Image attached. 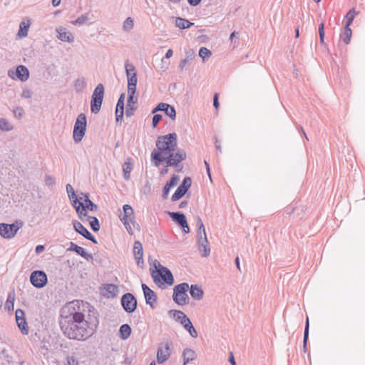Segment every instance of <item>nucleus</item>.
Here are the masks:
<instances>
[{
  "label": "nucleus",
  "mask_w": 365,
  "mask_h": 365,
  "mask_svg": "<svg viewBox=\"0 0 365 365\" xmlns=\"http://www.w3.org/2000/svg\"><path fill=\"white\" fill-rule=\"evenodd\" d=\"M13 127L5 118L0 119V129L4 131H10Z\"/></svg>",
  "instance_id": "52"
},
{
  "label": "nucleus",
  "mask_w": 365,
  "mask_h": 365,
  "mask_svg": "<svg viewBox=\"0 0 365 365\" xmlns=\"http://www.w3.org/2000/svg\"><path fill=\"white\" fill-rule=\"evenodd\" d=\"M188 320H190V318L186 314H183L177 322H179L183 327L185 323L188 322Z\"/></svg>",
  "instance_id": "63"
},
{
  "label": "nucleus",
  "mask_w": 365,
  "mask_h": 365,
  "mask_svg": "<svg viewBox=\"0 0 365 365\" xmlns=\"http://www.w3.org/2000/svg\"><path fill=\"white\" fill-rule=\"evenodd\" d=\"M151 277L155 284L160 289H165L166 286L174 284V277L171 271L162 265L158 270H151Z\"/></svg>",
  "instance_id": "4"
},
{
  "label": "nucleus",
  "mask_w": 365,
  "mask_h": 365,
  "mask_svg": "<svg viewBox=\"0 0 365 365\" xmlns=\"http://www.w3.org/2000/svg\"><path fill=\"white\" fill-rule=\"evenodd\" d=\"M103 101V100L91 98V110L93 113L97 114L99 113L101 108Z\"/></svg>",
  "instance_id": "37"
},
{
  "label": "nucleus",
  "mask_w": 365,
  "mask_h": 365,
  "mask_svg": "<svg viewBox=\"0 0 365 365\" xmlns=\"http://www.w3.org/2000/svg\"><path fill=\"white\" fill-rule=\"evenodd\" d=\"M133 251H143V245L140 241H135L133 244Z\"/></svg>",
  "instance_id": "62"
},
{
  "label": "nucleus",
  "mask_w": 365,
  "mask_h": 365,
  "mask_svg": "<svg viewBox=\"0 0 365 365\" xmlns=\"http://www.w3.org/2000/svg\"><path fill=\"white\" fill-rule=\"evenodd\" d=\"M168 314L170 317H173L175 322H178L183 314H185L181 310L170 309L168 311Z\"/></svg>",
  "instance_id": "47"
},
{
  "label": "nucleus",
  "mask_w": 365,
  "mask_h": 365,
  "mask_svg": "<svg viewBox=\"0 0 365 365\" xmlns=\"http://www.w3.org/2000/svg\"><path fill=\"white\" fill-rule=\"evenodd\" d=\"M141 287L146 304H148L150 308L154 309L155 303L158 299L157 294L147 284L142 283Z\"/></svg>",
  "instance_id": "17"
},
{
  "label": "nucleus",
  "mask_w": 365,
  "mask_h": 365,
  "mask_svg": "<svg viewBox=\"0 0 365 365\" xmlns=\"http://www.w3.org/2000/svg\"><path fill=\"white\" fill-rule=\"evenodd\" d=\"M138 103V96L135 95H128L126 107H125V115L127 117H131L133 115L136 107L135 104Z\"/></svg>",
  "instance_id": "20"
},
{
  "label": "nucleus",
  "mask_w": 365,
  "mask_h": 365,
  "mask_svg": "<svg viewBox=\"0 0 365 365\" xmlns=\"http://www.w3.org/2000/svg\"><path fill=\"white\" fill-rule=\"evenodd\" d=\"M115 113L116 123L121 125L123 119L124 110H115Z\"/></svg>",
  "instance_id": "58"
},
{
  "label": "nucleus",
  "mask_w": 365,
  "mask_h": 365,
  "mask_svg": "<svg viewBox=\"0 0 365 365\" xmlns=\"http://www.w3.org/2000/svg\"><path fill=\"white\" fill-rule=\"evenodd\" d=\"M50 248H52L51 251H66V245L65 239L53 245Z\"/></svg>",
  "instance_id": "49"
},
{
  "label": "nucleus",
  "mask_w": 365,
  "mask_h": 365,
  "mask_svg": "<svg viewBox=\"0 0 365 365\" xmlns=\"http://www.w3.org/2000/svg\"><path fill=\"white\" fill-rule=\"evenodd\" d=\"M189 292L191 297L195 300H200L202 299L204 295V291L202 288L197 284H191L189 286Z\"/></svg>",
  "instance_id": "24"
},
{
  "label": "nucleus",
  "mask_w": 365,
  "mask_h": 365,
  "mask_svg": "<svg viewBox=\"0 0 365 365\" xmlns=\"http://www.w3.org/2000/svg\"><path fill=\"white\" fill-rule=\"evenodd\" d=\"M8 76L12 79H19L24 82L29 78V71L26 66L19 65L16 68L15 71L12 69L9 70Z\"/></svg>",
  "instance_id": "14"
},
{
  "label": "nucleus",
  "mask_w": 365,
  "mask_h": 365,
  "mask_svg": "<svg viewBox=\"0 0 365 365\" xmlns=\"http://www.w3.org/2000/svg\"><path fill=\"white\" fill-rule=\"evenodd\" d=\"M15 299L16 294L14 291L9 292L7 299L4 305V309L9 312L14 311Z\"/></svg>",
  "instance_id": "28"
},
{
  "label": "nucleus",
  "mask_w": 365,
  "mask_h": 365,
  "mask_svg": "<svg viewBox=\"0 0 365 365\" xmlns=\"http://www.w3.org/2000/svg\"><path fill=\"white\" fill-rule=\"evenodd\" d=\"M158 111L163 112L166 115L170 117L172 120H175L176 118V110L174 106H170L166 103H160L157 106L152 110V113H155Z\"/></svg>",
  "instance_id": "19"
},
{
  "label": "nucleus",
  "mask_w": 365,
  "mask_h": 365,
  "mask_svg": "<svg viewBox=\"0 0 365 365\" xmlns=\"http://www.w3.org/2000/svg\"><path fill=\"white\" fill-rule=\"evenodd\" d=\"M55 182H56L55 178L53 177H52L51 175H46L45 176V183L47 186H48V187L52 186L55 184Z\"/></svg>",
  "instance_id": "60"
},
{
  "label": "nucleus",
  "mask_w": 365,
  "mask_h": 365,
  "mask_svg": "<svg viewBox=\"0 0 365 365\" xmlns=\"http://www.w3.org/2000/svg\"><path fill=\"white\" fill-rule=\"evenodd\" d=\"M356 14H357V12L356 11L354 8L350 9L348 11V13L346 15V24H345L346 26H351V24H352Z\"/></svg>",
  "instance_id": "44"
},
{
  "label": "nucleus",
  "mask_w": 365,
  "mask_h": 365,
  "mask_svg": "<svg viewBox=\"0 0 365 365\" xmlns=\"http://www.w3.org/2000/svg\"><path fill=\"white\" fill-rule=\"evenodd\" d=\"M171 342H166L161 344L157 351V361L158 364H163L165 362L171 354Z\"/></svg>",
  "instance_id": "16"
},
{
  "label": "nucleus",
  "mask_w": 365,
  "mask_h": 365,
  "mask_svg": "<svg viewBox=\"0 0 365 365\" xmlns=\"http://www.w3.org/2000/svg\"><path fill=\"white\" fill-rule=\"evenodd\" d=\"M72 205L75 208L79 218L82 219L83 217H88L89 216L83 202H80L78 200H73Z\"/></svg>",
  "instance_id": "25"
},
{
  "label": "nucleus",
  "mask_w": 365,
  "mask_h": 365,
  "mask_svg": "<svg viewBox=\"0 0 365 365\" xmlns=\"http://www.w3.org/2000/svg\"><path fill=\"white\" fill-rule=\"evenodd\" d=\"M120 304L124 311L128 314L134 312L138 307L137 299L130 292L123 294L120 299Z\"/></svg>",
  "instance_id": "11"
},
{
  "label": "nucleus",
  "mask_w": 365,
  "mask_h": 365,
  "mask_svg": "<svg viewBox=\"0 0 365 365\" xmlns=\"http://www.w3.org/2000/svg\"><path fill=\"white\" fill-rule=\"evenodd\" d=\"M30 24H31L29 21H28L26 23L25 21H21L20 23L19 29L17 33L18 36L20 38L27 36Z\"/></svg>",
  "instance_id": "33"
},
{
  "label": "nucleus",
  "mask_w": 365,
  "mask_h": 365,
  "mask_svg": "<svg viewBox=\"0 0 365 365\" xmlns=\"http://www.w3.org/2000/svg\"><path fill=\"white\" fill-rule=\"evenodd\" d=\"M66 245V251H86V250L70 241L68 239H65Z\"/></svg>",
  "instance_id": "38"
},
{
  "label": "nucleus",
  "mask_w": 365,
  "mask_h": 365,
  "mask_svg": "<svg viewBox=\"0 0 365 365\" xmlns=\"http://www.w3.org/2000/svg\"><path fill=\"white\" fill-rule=\"evenodd\" d=\"M15 319L18 328L24 335L29 334V326L25 317V312L21 309H17L15 312Z\"/></svg>",
  "instance_id": "15"
},
{
  "label": "nucleus",
  "mask_w": 365,
  "mask_h": 365,
  "mask_svg": "<svg viewBox=\"0 0 365 365\" xmlns=\"http://www.w3.org/2000/svg\"><path fill=\"white\" fill-rule=\"evenodd\" d=\"M120 220L130 235H133L130 224L135 226V216L133 207L128 204L123 206V213L120 215Z\"/></svg>",
  "instance_id": "8"
},
{
  "label": "nucleus",
  "mask_w": 365,
  "mask_h": 365,
  "mask_svg": "<svg viewBox=\"0 0 365 365\" xmlns=\"http://www.w3.org/2000/svg\"><path fill=\"white\" fill-rule=\"evenodd\" d=\"M185 58L182 60H181V61L180 62V64H179V68L180 70L182 71L184 67L189 64L190 61L191 60H192L195 57V52L192 49H189L188 51H187L185 52Z\"/></svg>",
  "instance_id": "30"
},
{
  "label": "nucleus",
  "mask_w": 365,
  "mask_h": 365,
  "mask_svg": "<svg viewBox=\"0 0 365 365\" xmlns=\"http://www.w3.org/2000/svg\"><path fill=\"white\" fill-rule=\"evenodd\" d=\"M125 68L128 80V95H135L138 77L135 66L127 61Z\"/></svg>",
  "instance_id": "7"
},
{
  "label": "nucleus",
  "mask_w": 365,
  "mask_h": 365,
  "mask_svg": "<svg viewBox=\"0 0 365 365\" xmlns=\"http://www.w3.org/2000/svg\"><path fill=\"white\" fill-rule=\"evenodd\" d=\"M186 193L183 192V190L178 187L175 192L172 195L171 200L173 202L178 201L181 199Z\"/></svg>",
  "instance_id": "51"
},
{
  "label": "nucleus",
  "mask_w": 365,
  "mask_h": 365,
  "mask_svg": "<svg viewBox=\"0 0 365 365\" xmlns=\"http://www.w3.org/2000/svg\"><path fill=\"white\" fill-rule=\"evenodd\" d=\"M66 365H79V362L73 356H68L66 357Z\"/></svg>",
  "instance_id": "59"
},
{
  "label": "nucleus",
  "mask_w": 365,
  "mask_h": 365,
  "mask_svg": "<svg viewBox=\"0 0 365 365\" xmlns=\"http://www.w3.org/2000/svg\"><path fill=\"white\" fill-rule=\"evenodd\" d=\"M78 255H81L87 261L90 262L93 260V255L91 252H76Z\"/></svg>",
  "instance_id": "61"
},
{
  "label": "nucleus",
  "mask_w": 365,
  "mask_h": 365,
  "mask_svg": "<svg viewBox=\"0 0 365 365\" xmlns=\"http://www.w3.org/2000/svg\"><path fill=\"white\" fill-rule=\"evenodd\" d=\"M133 168V163L132 158H128L123 165V178L125 180H128L130 178V172Z\"/></svg>",
  "instance_id": "27"
},
{
  "label": "nucleus",
  "mask_w": 365,
  "mask_h": 365,
  "mask_svg": "<svg viewBox=\"0 0 365 365\" xmlns=\"http://www.w3.org/2000/svg\"><path fill=\"white\" fill-rule=\"evenodd\" d=\"M56 33L58 34L57 38L61 41L72 43L74 41V37L72 34L67 31L66 28L59 27L56 29Z\"/></svg>",
  "instance_id": "22"
},
{
  "label": "nucleus",
  "mask_w": 365,
  "mask_h": 365,
  "mask_svg": "<svg viewBox=\"0 0 365 365\" xmlns=\"http://www.w3.org/2000/svg\"><path fill=\"white\" fill-rule=\"evenodd\" d=\"M66 189L68 198L71 201V202H73V200H78L75 190L71 184H67L66 186Z\"/></svg>",
  "instance_id": "46"
},
{
  "label": "nucleus",
  "mask_w": 365,
  "mask_h": 365,
  "mask_svg": "<svg viewBox=\"0 0 365 365\" xmlns=\"http://www.w3.org/2000/svg\"><path fill=\"white\" fill-rule=\"evenodd\" d=\"M352 35V31L350 29V26H344V31L342 35V40L346 44H349L351 41V37Z\"/></svg>",
  "instance_id": "45"
},
{
  "label": "nucleus",
  "mask_w": 365,
  "mask_h": 365,
  "mask_svg": "<svg viewBox=\"0 0 365 365\" xmlns=\"http://www.w3.org/2000/svg\"><path fill=\"white\" fill-rule=\"evenodd\" d=\"M125 95L124 93H122L119 98H118V102L116 103V107H115V110H124V108H125Z\"/></svg>",
  "instance_id": "53"
},
{
  "label": "nucleus",
  "mask_w": 365,
  "mask_h": 365,
  "mask_svg": "<svg viewBox=\"0 0 365 365\" xmlns=\"http://www.w3.org/2000/svg\"><path fill=\"white\" fill-rule=\"evenodd\" d=\"M88 19H89L88 14H82L81 16H80L79 17H78L75 21H73L72 24L81 26L83 24H85Z\"/></svg>",
  "instance_id": "50"
},
{
  "label": "nucleus",
  "mask_w": 365,
  "mask_h": 365,
  "mask_svg": "<svg viewBox=\"0 0 365 365\" xmlns=\"http://www.w3.org/2000/svg\"><path fill=\"white\" fill-rule=\"evenodd\" d=\"M73 225L75 231L82 235L84 238L92 242L97 244L98 242L96 237L89 232V230L84 227L80 222L77 220L73 221Z\"/></svg>",
  "instance_id": "18"
},
{
  "label": "nucleus",
  "mask_w": 365,
  "mask_h": 365,
  "mask_svg": "<svg viewBox=\"0 0 365 365\" xmlns=\"http://www.w3.org/2000/svg\"><path fill=\"white\" fill-rule=\"evenodd\" d=\"M179 177L173 175L170 179L165 183L162 191V198L167 199L168 197L170 189L177 185Z\"/></svg>",
  "instance_id": "21"
},
{
  "label": "nucleus",
  "mask_w": 365,
  "mask_h": 365,
  "mask_svg": "<svg viewBox=\"0 0 365 365\" xmlns=\"http://www.w3.org/2000/svg\"><path fill=\"white\" fill-rule=\"evenodd\" d=\"M192 185V179L190 177H185L181 182V184L178 186L180 187L184 192L187 193L189 190L190 187Z\"/></svg>",
  "instance_id": "43"
},
{
  "label": "nucleus",
  "mask_w": 365,
  "mask_h": 365,
  "mask_svg": "<svg viewBox=\"0 0 365 365\" xmlns=\"http://www.w3.org/2000/svg\"><path fill=\"white\" fill-rule=\"evenodd\" d=\"M182 358L183 359V365H186L197 358V354L192 349L185 348L182 351Z\"/></svg>",
  "instance_id": "26"
},
{
  "label": "nucleus",
  "mask_w": 365,
  "mask_h": 365,
  "mask_svg": "<svg viewBox=\"0 0 365 365\" xmlns=\"http://www.w3.org/2000/svg\"><path fill=\"white\" fill-rule=\"evenodd\" d=\"M154 115L152 120V126L153 128H157L159 122L162 120L163 115L161 114L153 113Z\"/></svg>",
  "instance_id": "57"
},
{
  "label": "nucleus",
  "mask_w": 365,
  "mask_h": 365,
  "mask_svg": "<svg viewBox=\"0 0 365 365\" xmlns=\"http://www.w3.org/2000/svg\"><path fill=\"white\" fill-rule=\"evenodd\" d=\"M309 318L307 317L306 319L304 330V338H303V351L306 352L307 350V342L309 340Z\"/></svg>",
  "instance_id": "36"
},
{
  "label": "nucleus",
  "mask_w": 365,
  "mask_h": 365,
  "mask_svg": "<svg viewBox=\"0 0 365 365\" xmlns=\"http://www.w3.org/2000/svg\"><path fill=\"white\" fill-rule=\"evenodd\" d=\"M104 86L102 83H99L95 88L91 98L103 100L104 97Z\"/></svg>",
  "instance_id": "31"
},
{
  "label": "nucleus",
  "mask_w": 365,
  "mask_h": 365,
  "mask_svg": "<svg viewBox=\"0 0 365 365\" xmlns=\"http://www.w3.org/2000/svg\"><path fill=\"white\" fill-rule=\"evenodd\" d=\"M83 197L85 202L84 207L86 208V210L90 211H96L98 207L89 198V193H85L83 195Z\"/></svg>",
  "instance_id": "32"
},
{
  "label": "nucleus",
  "mask_w": 365,
  "mask_h": 365,
  "mask_svg": "<svg viewBox=\"0 0 365 365\" xmlns=\"http://www.w3.org/2000/svg\"><path fill=\"white\" fill-rule=\"evenodd\" d=\"M197 220L198 226L197 240L199 250L200 251H210L203 222L199 216L197 217Z\"/></svg>",
  "instance_id": "10"
},
{
  "label": "nucleus",
  "mask_w": 365,
  "mask_h": 365,
  "mask_svg": "<svg viewBox=\"0 0 365 365\" xmlns=\"http://www.w3.org/2000/svg\"><path fill=\"white\" fill-rule=\"evenodd\" d=\"M212 55L211 51L206 47H200L199 50V56L202 58L203 61L206 58L210 57Z\"/></svg>",
  "instance_id": "54"
},
{
  "label": "nucleus",
  "mask_w": 365,
  "mask_h": 365,
  "mask_svg": "<svg viewBox=\"0 0 365 365\" xmlns=\"http://www.w3.org/2000/svg\"><path fill=\"white\" fill-rule=\"evenodd\" d=\"M133 26V19L131 17H128L123 23V29L127 31H130Z\"/></svg>",
  "instance_id": "55"
},
{
  "label": "nucleus",
  "mask_w": 365,
  "mask_h": 365,
  "mask_svg": "<svg viewBox=\"0 0 365 365\" xmlns=\"http://www.w3.org/2000/svg\"><path fill=\"white\" fill-rule=\"evenodd\" d=\"M79 309L84 313V326L92 331L91 335L96 331L99 324V314L93 306L88 302H79Z\"/></svg>",
  "instance_id": "3"
},
{
  "label": "nucleus",
  "mask_w": 365,
  "mask_h": 365,
  "mask_svg": "<svg viewBox=\"0 0 365 365\" xmlns=\"http://www.w3.org/2000/svg\"><path fill=\"white\" fill-rule=\"evenodd\" d=\"M84 313L79 309V301L68 303L61 310L59 325L63 335L69 339L84 341L91 336L84 326Z\"/></svg>",
  "instance_id": "1"
},
{
  "label": "nucleus",
  "mask_w": 365,
  "mask_h": 365,
  "mask_svg": "<svg viewBox=\"0 0 365 365\" xmlns=\"http://www.w3.org/2000/svg\"><path fill=\"white\" fill-rule=\"evenodd\" d=\"M22 225L21 220H16L11 224L0 223V235L4 239H11L17 234Z\"/></svg>",
  "instance_id": "9"
},
{
  "label": "nucleus",
  "mask_w": 365,
  "mask_h": 365,
  "mask_svg": "<svg viewBox=\"0 0 365 365\" xmlns=\"http://www.w3.org/2000/svg\"><path fill=\"white\" fill-rule=\"evenodd\" d=\"M178 144V136L175 133H170L159 136L155 142L157 150H153L150 154L151 161L158 167L165 163L166 166L178 167V164L187 158L183 149L175 148Z\"/></svg>",
  "instance_id": "2"
},
{
  "label": "nucleus",
  "mask_w": 365,
  "mask_h": 365,
  "mask_svg": "<svg viewBox=\"0 0 365 365\" xmlns=\"http://www.w3.org/2000/svg\"><path fill=\"white\" fill-rule=\"evenodd\" d=\"M131 327L128 324H122L119 328V336L121 339L125 340L129 338L131 334Z\"/></svg>",
  "instance_id": "29"
},
{
  "label": "nucleus",
  "mask_w": 365,
  "mask_h": 365,
  "mask_svg": "<svg viewBox=\"0 0 365 365\" xmlns=\"http://www.w3.org/2000/svg\"><path fill=\"white\" fill-rule=\"evenodd\" d=\"M319 41L321 44L324 43V37H325V31H324V23H321L319 25Z\"/></svg>",
  "instance_id": "56"
},
{
  "label": "nucleus",
  "mask_w": 365,
  "mask_h": 365,
  "mask_svg": "<svg viewBox=\"0 0 365 365\" xmlns=\"http://www.w3.org/2000/svg\"><path fill=\"white\" fill-rule=\"evenodd\" d=\"M192 185V179L190 177H185L181 182V184L178 186L180 187L184 192L187 193L189 190L190 187Z\"/></svg>",
  "instance_id": "42"
},
{
  "label": "nucleus",
  "mask_w": 365,
  "mask_h": 365,
  "mask_svg": "<svg viewBox=\"0 0 365 365\" xmlns=\"http://www.w3.org/2000/svg\"><path fill=\"white\" fill-rule=\"evenodd\" d=\"M176 26L180 29H186L190 28L194 24L191 23L187 19L177 17L175 20Z\"/></svg>",
  "instance_id": "35"
},
{
  "label": "nucleus",
  "mask_w": 365,
  "mask_h": 365,
  "mask_svg": "<svg viewBox=\"0 0 365 365\" xmlns=\"http://www.w3.org/2000/svg\"><path fill=\"white\" fill-rule=\"evenodd\" d=\"M102 289L105 291L103 295L107 298L115 297L118 294V287L114 284H104Z\"/></svg>",
  "instance_id": "23"
},
{
  "label": "nucleus",
  "mask_w": 365,
  "mask_h": 365,
  "mask_svg": "<svg viewBox=\"0 0 365 365\" xmlns=\"http://www.w3.org/2000/svg\"><path fill=\"white\" fill-rule=\"evenodd\" d=\"M86 115L83 113H81L77 116L73 127V139L75 143H80L83 140L86 132Z\"/></svg>",
  "instance_id": "6"
},
{
  "label": "nucleus",
  "mask_w": 365,
  "mask_h": 365,
  "mask_svg": "<svg viewBox=\"0 0 365 365\" xmlns=\"http://www.w3.org/2000/svg\"><path fill=\"white\" fill-rule=\"evenodd\" d=\"M143 253L144 252H133L136 261V264L140 268H143L145 266Z\"/></svg>",
  "instance_id": "48"
},
{
  "label": "nucleus",
  "mask_w": 365,
  "mask_h": 365,
  "mask_svg": "<svg viewBox=\"0 0 365 365\" xmlns=\"http://www.w3.org/2000/svg\"><path fill=\"white\" fill-rule=\"evenodd\" d=\"M168 215L171 219L178 224L182 230V231L187 234L190 232L189 225L186 216L181 212H168Z\"/></svg>",
  "instance_id": "13"
},
{
  "label": "nucleus",
  "mask_w": 365,
  "mask_h": 365,
  "mask_svg": "<svg viewBox=\"0 0 365 365\" xmlns=\"http://www.w3.org/2000/svg\"><path fill=\"white\" fill-rule=\"evenodd\" d=\"M189 284L187 282H182L175 285L173 288V300L175 304L183 306L189 303V297L187 294Z\"/></svg>",
  "instance_id": "5"
},
{
  "label": "nucleus",
  "mask_w": 365,
  "mask_h": 365,
  "mask_svg": "<svg viewBox=\"0 0 365 365\" xmlns=\"http://www.w3.org/2000/svg\"><path fill=\"white\" fill-rule=\"evenodd\" d=\"M30 282L36 288H43L48 282L47 275L42 270L33 271L30 275Z\"/></svg>",
  "instance_id": "12"
},
{
  "label": "nucleus",
  "mask_w": 365,
  "mask_h": 365,
  "mask_svg": "<svg viewBox=\"0 0 365 365\" xmlns=\"http://www.w3.org/2000/svg\"><path fill=\"white\" fill-rule=\"evenodd\" d=\"M192 185V179L190 177H185L181 182V184L178 186L180 187L184 192L187 193L189 190L190 187Z\"/></svg>",
  "instance_id": "41"
},
{
  "label": "nucleus",
  "mask_w": 365,
  "mask_h": 365,
  "mask_svg": "<svg viewBox=\"0 0 365 365\" xmlns=\"http://www.w3.org/2000/svg\"><path fill=\"white\" fill-rule=\"evenodd\" d=\"M87 83L84 77H80L75 80L74 88L77 93L82 92L86 87Z\"/></svg>",
  "instance_id": "34"
},
{
  "label": "nucleus",
  "mask_w": 365,
  "mask_h": 365,
  "mask_svg": "<svg viewBox=\"0 0 365 365\" xmlns=\"http://www.w3.org/2000/svg\"><path fill=\"white\" fill-rule=\"evenodd\" d=\"M15 116L18 117L19 118H22V113H23V108L21 107H16L14 110Z\"/></svg>",
  "instance_id": "64"
},
{
  "label": "nucleus",
  "mask_w": 365,
  "mask_h": 365,
  "mask_svg": "<svg viewBox=\"0 0 365 365\" xmlns=\"http://www.w3.org/2000/svg\"><path fill=\"white\" fill-rule=\"evenodd\" d=\"M90 226L94 232L99 231L100 223L98 219L95 216H88Z\"/></svg>",
  "instance_id": "39"
},
{
  "label": "nucleus",
  "mask_w": 365,
  "mask_h": 365,
  "mask_svg": "<svg viewBox=\"0 0 365 365\" xmlns=\"http://www.w3.org/2000/svg\"><path fill=\"white\" fill-rule=\"evenodd\" d=\"M183 328L190 334V335L193 338L197 337V332L194 327L191 320H188L187 323H185V325L183 326Z\"/></svg>",
  "instance_id": "40"
}]
</instances>
